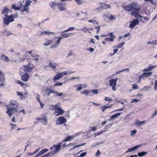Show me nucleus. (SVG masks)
Masks as SVG:
<instances>
[{
    "label": "nucleus",
    "mask_w": 157,
    "mask_h": 157,
    "mask_svg": "<svg viewBox=\"0 0 157 157\" xmlns=\"http://www.w3.org/2000/svg\"><path fill=\"white\" fill-rule=\"evenodd\" d=\"M9 105L10 106H13V107L7 108L6 112L11 117L12 115L13 111H14L15 112L17 111V109L19 106V103L16 100H11L9 103Z\"/></svg>",
    "instance_id": "f257e3e1"
},
{
    "label": "nucleus",
    "mask_w": 157,
    "mask_h": 157,
    "mask_svg": "<svg viewBox=\"0 0 157 157\" xmlns=\"http://www.w3.org/2000/svg\"><path fill=\"white\" fill-rule=\"evenodd\" d=\"M51 106L52 109L55 110L54 114L56 116H58L62 115L64 113V111L62 110L60 107L59 103L56 104L55 105H52Z\"/></svg>",
    "instance_id": "f03ea898"
},
{
    "label": "nucleus",
    "mask_w": 157,
    "mask_h": 157,
    "mask_svg": "<svg viewBox=\"0 0 157 157\" xmlns=\"http://www.w3.org/2000/svg\"><path fill=\"white\" fill-rule=\"evenodd\" d=\"M3 23L6 25H8L9 23L14 21L13 16L12 15H8L7 14H5V17L3 19Z\"/></svg>",
    "instance_id": "7ed1b4c3"
},
{
    "label": "nucleus",
    "mask_w": 157,
    "mask_h": 157,
    "mask_svg": "<svg viewBox=\"0 0 157 157\" xmlns=\"http://www.w3.org/2000/svg\"><path fill=\"white\" fill-rule=\"evenodd\" d=\"M34 67V65L30 63H28L26 65L23 66V70L25 73H27L31 72Z\"/></svg>",
    "instance_id": "20e7f679"
},
{
    "label": "nucleus",
    "mask_w": 157,
    "mask_h": 157,
    "mask_svg": "<svg viewBox=\"0 0 157 157\" xmlns=\"http://www.w3.org/2000/svg\"><path fill=\"white\" fill-rule=\"evenodd\" d=\"M31 2V1L30 0H26L25 5L22 6V4H21L22 7L21 10V13L24 12H25L26 13H29V6Z\"/></svg>",
    "instance_id": "39448f33"
},
{
    "label": "nucleus",
    "mask_w": 157,
    "mask_h": 157,
    "mask_svg": "<svg viewBox=\"0 0 157 157\" xmlns=\"http://www.w3.org/2000/svg\"><path fill=\"white\" fill-rule=\"evenodd\" d=\"M107 36H110V37H106L105 38V40L106 41H109L111 42H113L114 40V39L115 38V37L113 34L112 32L109 33V34L106 35H105L103 36L105 37Z\"/></svg>",
    "instance_id": "423d86ee"
},
{
    "label": "nucleus",
    "mask_w": 157,
    "mask_h": 157,
    "mask_svg": "<svg viewBox=\"0 0 157 157\" xmlns=\"http://www.w3.org/2000/svg\"><path fill=\"white\" fill-rule=\"evenodd\" d=\"M66 119L64 117L62 116L58 117L56 120V124L57 125H60L66 123Z\"/></svg>",
    "instance_id": "0eeeda50"
},
{
    "label": "nucleus",
    "mask_w": 157,
    "mask_h": 157,
    "mask_svg": "<svg viewBox=\"0 0 157 157\" xmlns=\"http://www.w3.org/2000/svg\"><path fill=\"white\" fill-rule=\"evenodd\" d=\"M131 5L132 7V11L134 10L138 12L140 10V7L138 3L132 2L131 3Z\"/></svg>",
    "instance_id": "6e6552de"
},
{
    "label": "nucleus",
    "mask_w": 157,
    "mask_h": 157,
    "mask_svg": "<svg viewBox=\"0 0 157 157\" xmlns=\"http://www.w3.org/2000/svg\"><path fill=\"white\" fill-rule=\"evenodd\" d=\"M36 120L38 121L42 120L43 121H41V123L43 124L46 125L48 123V119L46 116L43 115L42 117L41 118L38 117L36 118Z\"/></svg>",
    "instance_id": "1a4fd4ad"
},
{
    "label": "nucleus",
    "mask_w": 157,
    "mask_h": 157,
    "mask_svg": "<svg viewBox=\"0 0 157 157\" xmlns=\"http://www.w3.org/2000/svg\"><path fill=\"white\" fill-rule=\"evenodd\" d=\"M100 5H101L99 7L97 10H104L109 9L111 7L109 5L103 2L100 3Z\"/></svg>",
    "instance_id": "9d476101"
},
{
    "label": "nucleus",
    "mask_w": 157,
    "mask_h": 157,
    "mask_svg": "<svg viewBox=\"0 0 157 157\" xmlns=\"http://www.w3.org/2000/svg\"><path fill=\"white\" fill-rule=\"evenodd\" d=\"M139 23V20L137 19H136L133 20L131 23L129 25V28L132 29Z\"/></svg>",
    "instance_id": "9b49d317"
},
{
    "label": "nucleus",
    "mask_w": 157,
    "mask_h": 157,
    "mask_svg": "<svg viewBox=\"0 0 157 157\" xmlns=\"http://www.w3.org/2000/svg\"><path fill=\"white\" fill-rule=\"evenodd\" d=\"M58 3L57 7L60 11H62L65 10V6L66 5L65 3L58 2Z\"/></svg>",
    "instance_id": "f8f14e48"
},
{
    "label": "nucleus",
    "mask_w": 157,
    "mask_h": 157,
    "mask_svg": "<svg viewBox=\"0 0 157 157\" xmlns=\"http://www.w3.org/2000/svg\"><path fill=\"white\" fill-rule=\"evenodd\" d=\"M109 85L112 87V89L114 91H115L116 90V88L115 87L117 85V83L114 81V79H111L109 80Z\"/></svg>",
    "instance_id": "ddd939ff"
},
{
    "label": "nucleus",
    "mask_w": 157,
    "mask_h": 157,
    "mask_svg": "<svg viewBox=\"0 0 157 157\" xmlns=\"http://www.w3.org/2000/svg\"><path fill=\"white\" fill-rule=\"evenodd\" d=\"M20 75L21 76V79L22 80L25 82L28 81L29 76L27 73H25L24 74L22 75H21V73H20Z\"/></svg>",
    "instance_id": "4468645a"
},
{
    "label": "nucleus",
    "mask_w": 157,
    "mask_h": 157,
    "mask_svg": "<svg viewBox=\"0 0 157 157\" xmlns=\"http://www.w3.org/2000/svg\"><path fill=\"white\" fill-rule=\"evenodd\" d=\"M0 57L1 60L4 62L8 63L10 61L9 58L4 54L0 56Z\"/></svg>",
    "instance_id": "2eb2a0df"
},
{
    "label": "nucleus",
    "mask_w": 157,
    "mask_h": 157,
    "mask_svg": "<svg viewBox=\"0 0 157 157\" xmlns=\"http://www.w3.org/2000/svg\"><path fill=\"white\" fill-rule=\"evenodd\" d=\"M61 143L62 142H60L57 145H56L55 144L53 145V147L56 148L54 151L55 153H57L59 150H60L61 149Z\"/></svg>",
    "instance_id": "dca6fc26"
},
{
    "label": "nucleus",
    "mask_w": 157,
    "mask_h": 157,
    "mask_svg": "<svg viewBox=\"0 0 157 157\" xmlns=\"http://www.w3.org/2000/svg\"><path fill=\"white\" fill-rule=\"evenodd\" d=\"M132 7L131 5V3L129 4L124 7V9L126 11L129 12L132 10Z\"/></svg>",
    "instance_id": "f3484780"
},
{
    "label": "nucleus",
    "mask_w": 157,
    "mask_h": 157,
    "mask_svg": "<svg viewBox=\"0 0 157 157\" xmlns=\"http://www.w3.org/2000/svg\"><path fill=\"white\" fill-rule=\"evenodd\" d=\"M48 150L47 149H44L39 152L34 157H38L44 153L48 151Z\"/></svg>",
    "instance_id": "a211bd4d"
},
{
    "label": "nucleus",
    "mask_w": 157,
    "mask_h": 157,
    "mask_svg": "<svg viewBox=\"0 0 157 157\" xmlns=\"http://www.w3.org/2000/svg\"><path fill=\"white\" fill-rule=\"evenodd\" d=\"M63 39V37H60L59 38L56 42L55 43L54 45H53L51 46V47L52 48H56L60 43V41L61 39Z\"/></svg>",
    "instance_id": "6ab92c4d"
},
{
    "label": "nucleus",
    "mask_w": 157,
    "mask_h": 157,
    "mask_svg": "<svg viewBox=\"0 0 157 157\" xmlns=\"http://www.w3.org/2000/svg\"><path fill=\"white\" fill-rule=\"evenodd\" d=\"M62 77V75L60 73H59L54 77L53 78V81H55L56 80L60 79Z\"/></svg>",
    "instance_id": "aec40b11"
},
{
    "label": "nucleus",
    "mask_w": 157,
    "mask_h": 157,
    "mask_svg": "<svg viewBox=\"0 0 157 157\" xmlns=\"http://www.w3.org/2000/svg\"><path fill=\"white\" fill-rule=\"evenodd\" d=\"M0 80L2 82H3L5 80V74L0 71Z\"/></svg>",
    "instance_id": "412c9836"
},
{
    "label": "nucleus",
    "mask_w": 157,
    "mask_h": 157,
    "mask_svg": "<svg viewBox=\"0 0 157 157\" xmlns=\"http://www.w3.org/2000/svg\"><path fill=\"white\" fill-rule=\"evenodd\" d=\"M45 93L47 96H49L50 94L52 93H54L55 91L52 90L51 89L47 88L45 90Z\"/></svg>",
    "instance_id": "4be33fe9"
},
{
    "label": "nucleus",
    "mask_w": 157,
    "mask_h": 157,
    "mask_svg": "<svg viewBox=\"0 0 157 157\" xmlns=\"http://www.w3.org/2000/svg\"><path fill=\"white\" fill-rule=\"evenodd\" d=\"M130 14L134 17L136 18H140V17H142V16L140 15L139 13L135 11H132Z\"/></svg>",
    "instance_id": "5701e85b"
},
{
    "label": "nucleus",
    "mask_w": 157,
    "mask_h": 157,
    "mask_svg": "<svg viewBox=\"0 0 157 157\" xmlns=\"http://www.w3.org/2000/svg\"><path fill=\"white\" fill-rule=\"evenodd\" d=\"M139 147V146L136 145L134 147H131V148H129L128 149V151H126V153H127L136 150Z\"/></svg>",
    "instance_id": "b1692460"
},
{
    "label": "nucleus",
    "mask_w": 157,
    "mask_h": 157,
    "mask_svg": "<svg viewBox=\"0 0 157 157\" xmlns=\"http://www.w3.org/2000/svg\"><path fill=\"white\" fill-rule=\"evenodd\" d=\"M58 4V2H52L49 3L50 6L53 9H55L56 6H57Z\"/></svg>",
    "instance_id": "393cba45"
},
{
    "label": "nucleus",
    "mask_w": 157,
    "mask_h": 157,
    "mask_svg": "<svg viewBox=\"0 0 157 157\" xmlns=\"http://www.w3.org/2000/svg\"><path fill=\"white\" fill-rule=\"evenodd\" d=\"M9 11V9H8L7 6H6L2 10L1 13L2 14H7Z\"/></svg>",
    "instance_id": "a878e982"
},
{
    "label": "nucleus",
    "mask_w": 157,
    "mask_h": 157,
    "mask_svg": "<svg viewBox=\"0 0 157 157\" xmlns=\"http://www.w3.org/2000/svg\"><path fill=\"white\" fill-rule=\"evenodd\" d=\"M74 137L75 136H68L63 140V142H66L71 141V140L74 138Z\"/></svg>",
    "instance_id": "bb28decb"
},
{
    "label": "nucleus",
    "mask_w": 157,
    "mask_h": 157,
    "mask_svg": "<svg viewBox=\"0 0 157 157\" xmlns=\"http://www.w3.org/2000/svg\"><path fill=\"white\" fill-rule=\"evenodd\" d=\"M155 67V66H152L151 65H149L148 68L145 69L143 70V71H150L153 69Z\"/></svg>",
    "instance_id": "cd10ccee"
},
{
    "label": "nucleus",
    "mask_w": 157,
    "mask_h": 157,
    "mask_svg": "<svg viewBox=\"0 0 157 157\" xmlns=\"http://www.w3.org/2000/svg\"><path fill=\"white\" fill-rule=\"evenodd\" d=\"M83 85L82 84H79L78 85H75V87H76L78 86L77 89H76L75 90L76 91H78V90H80L82 89V87L83 86Z\"/></svg>",
    "instance_id": "c85d7f7f"
},
{
    "label": "nucleus",
    "mask_w": 157,
    "mask_h": 157,
    "mask_svg": "<svg viewBox=\"0 0 157 157\" xmlns=\"http://www.w3.org/2000/svg\"><path fill=\"white\" fill-rule=\"evenodd\" d=\"M121 115V113H117L111 116L110 120H113L116 117H118Z\"/></svg>",
    "instance_id": "c756f323"
},
{
    "label": "nucleus",
    "mask_w": 157,
    "mask_h": 157,
    "mask_svg": "<svg viewBox=\"0 0 157 157\" xmlns=\"http://www.w3.org/2000/svg\"><path fill=\"white\" fill-rule=\"evenodd\" d=\"M73 34V33H64L61 35V36H62V37H63V38H67L69 37L70 35H72Z\"/></svg>",
    "instance_id": "7c9ffc66"
},
{
    "label": "nucleus",
    "mask_w": 157,
    "mask_h": 157,
    "mask_svg": "<svg viewBox=\"0 0 157 157\" xmlns=\"http://www.w3.org/2000/svg\"><path fill=\"white\" fill-rule=\"evenodd\" d=\"M146 122L145 121H143L141 122L138 121H136L135 122V124L136 125H139V126H141V125L144 124Z\"/></svg>",
    "instance_id": "2f4dec72"
},
{
    "label": "nucleus",
    "mask_w": 157,
    "mask_h": 157,
    "mask_svg": "<svg viewBox=\"0 0 157 157\" xmlns=\"http://www.w3.org/2000/svg\"><path fill=\"white\" fill-rule=\"evenodd\" d=\"M16 82L17 83L20 85L22 87H23L25 85H26V83L23 82L19 80L17 81Z\"/></svg>",
    "instance_id": "473e14b6"
},
{
    "label": "nucleus",
    "mask_w": 157,
    "mask_h": 157,
    "mask_svg": "<svg viewBox=\"0 0 157 157\" xmlns=\"http://www.w3.org/2000/svg\"><path fill=\"white\" fill-rule=\"evenodd\" d=\"M12 8L16 10H19L21 8V6H17L15 5H13L12 6Z\"/></svg>",
    "instance_id": "72a5a7b5"
},
{
    "label": "nucleus",
    "mask_w": 157,
    "mask_h": 157,
    "mask_svg": "<svg viewBox=\"0 0 157 157\" xmlns=\"http://www.w3.org/2000/svg\"><path fill=\"white\" fill-rule=\"evenodd\" d=\"M88 22H90V23H93L94 24V25L95 26L96 25H98V22L94 20H89L88 21Z\"/></svg>",
    "instance_id": "f704fd0d"
},
{
    "label": "nucleus",
    "mask_w": 157,
    "mask_h": 157,
    "mask_svg": "<svg viewBox=\"0 0 157 157\" xmlns=\"http://www.w3.org/2000/svg\"><path fill=\"white\" fill-rule=\"evenodd\" d=\"M50 34H54V33H52L51 32H49L48 31H44L42 32H41V35H49Z\"/></svg>",
    "instance_id": "c9c22d12"
},
{
    "label": "nucleus",
    "mask_w": 157,
    "mask_h": 157,
    "mask_svg": "<svg viewBox=\"0 0 157 157\" xmlns=\"http://www.w3.org/2000/svg\"><path fill=\"white\" fill-rule=\"evenodd\" d=\"M53 42L52 40H47L46 42L44 43V45L45 46H47L49 45Z\"/></svg>",
    "instance_id": "e433bc0d"
},
{
    "label": "nucleus",
    "mask_w": 157,
    "mask_h": 157,
    "mask_svg": "<svg viewBox=\"0 0 157 157\" xmlns=\"http://www.w3.org/2000/svg\"><path fill=\"white\" fill-rule=\"evenodd\" d=\"M90 92L92 93V94L90 95H92L93 94H97L98 93V90L97 89L93 90L90 91Z\"/></svg>",
    "instance_id": "4c0bfd02"
},
{
    "label": "nucleus",
    "mask_w": 157,
    "mask_h": 157,
    "mask_svg": "<svg viewBox=\"0 0 157 157\" xmlns=\"http://www.w3.org/2000/svg\"><path fill=\"white\" fill-rule=\"evenodd\" d=\"M90 92V90H85L83 91H81V94H86L87 95Z\"/></svg>",
    "instance_id": "58836bf2"
},
{
    "label": "nucleus",
    "mask_w": 157,
    "mask_h": 157,
    "mask_svg": "<svg viewBox=\"0 0 157 157\" xmlns=\"http://www.w3.org/2000/svg\"><path fill=\"white\" fill-rule=\"evenodd\" d=\"M132 89L134 90H137L139 89V86L136 84H133L132 85Z\"/></svg>",
    "instance_id": "ea45409f"
},
{
    "label": "nucleus",
    "mask_w": 157,
    "mask_h": 157,
    "mask_svg": "<svg viewBox=\"0 0 157 157\" xmlns=\"http://www.w3.org/2000/svg\"><path fill=\"white\" fill-rule=\"evenodd\" d=\"M152 72L144 73H143V75H144L145 77H147L148 76H151L152 75Z\"/></svg>",
    "instance_id": "a19ab883"
},
{
    "label": "nucleus",
    "mask_w": 157,
    "mask_h": 157,
    "mask_svg": "<svg viewBox=\"0 0 157 157\" xmlns=\"http://www.w3.org/2000/svg\"><path fill=\"white\" fill-rule=\"evenodd\" d=\"M124 44L125 42L119 43L115 47L117 48H121L124 45Z\"/></svg>",
    "instance_id": "79ce46f5"
},
{
    "label": "nucleus",
    "mask_w": 157,
    "mask_h": 157,
    "mask_svg": "<svg viewBox=\"0 0 157 157\" xmlns=\"http://www.w3.org/2000/svg\"><path fill=\"white\" fill-rule=\"evenodd\" d=\"M147 154V152H142L138 153V155L139 157L144 156Z\"/></svg>",
    "instance_id": "37998d69"
},
{
    "label": "nucleus",
    "mask_w": 157,
    "mask_h": 157,
    "mask_svg": "<svg viewBox=\"0 0 157 157\" xmlns=\"http://www.w3.org/2000/svg\"><path fill=\"white\" fill-rule=\"evenodd\" d=\"M157 40H154L151 41L147 42V44H157Z\"/></svg>",
    "instance_id": "c03bdc74"
},
{
    "label": "nucleus",
    "mask_w": 157,
    "mask_h": 157,
    "mask_svg": "<svg viewBox=\"0 0 157 157\" xmlns=\"http://www.w3.org/2000/svg\"><path fill=\"white\" fill-rule=\"evenodd\" d=\"M116 18V16H113V15H110L108 18V19L109 20H115Z\"/></svg>",
    "instance_id": "a18cd8bd"
},
{
    "label": "nucleus",
    "mask_w": 157,
    "mask_h": 157,
    "mask_svg": "<svg viewBox=\"0 0 157 157\" xmlns=\"http://www.w3.org/2000/svg\"><path fill=\"white\" fill-rule=\"evenodd\" d=\"M74 29H75L74 27H70L69 28L67 29L64 31H63V32L65 33V32H67L70 31L71 30H73Z\"/></svg>",
    "instance_id": "49530a36"
},
{
    "label": "nucleus",
    "mask_w": 157,
    "mask_h": 157,
    "mask_svg": "<svg viewBox=\"0 0 157 157\" xmlns=\"http://www.w3.org/2000/svg\"><path fill=\"white\" fill-rule=\"evenodd\" d=\"M54 93L55 94V96H61L63 95L62 93H59L57 91H55Z\"/></svg>",
    "instance_id": "de8ad7c7"
},
{
    "label": "nucleus",
    "mask_w": 157,
    "mask_h": 157,
    "mask_svg": "<svg viewBox=\"0 0 157 157\" xmlns=\"http://www.w3.org/2000/svg\"><path fill=\"white\" fill-rule=\"evenodd\" d=\"M111 124H109L108 125H107L105 126V127L104 128V130L102 131H103V132L107 130L109 128H110L111 127Z\"/></svg>",
    "instance_id": "09e8293b"
},
{
    "label": "nucleus",
    "mask_w": 157,
    "mask_h": 157,
    "mask_svg": "<svg viewBox=\"0 0 157 157\" xmlns=\"http://www.w3.org/2000/svg\"><path fill=\"white\" fill-rule=\"evenodd\" d=\"M75 2L79 5L82 4L83 3V1L81 0H75Z\"/></svg>",
    "instance_id": "8fccbe9b"
},
{
    "label": "nucleus",
    "mask_w": 157,
    "mask_h": 157,
    "mask_svg": "<svg viewBox=\"0 0 157 157\" xmlns=\"http://www.w3.org/2000/svg\"><path fill=\"white\" fill-rule=\"evenodd\" d=\"M48 66L53 69H55L56 67V66L53 65L52 63H50L49 64Z\"/></svg>",
    "instance_id": "3c124183"
},
{
    "label": "nucleus",
    "mask_w": 157,
    "mask_h": 157,
    "mask_svg": "<svg viewBox=\"0 0 157 157\" xmlns=\"http://www.w3.org/2000/svg\"><path fill=\"white\" fill-rule=\"evenodd\" d=\"M85 144V143H83V144H80L78 145H75V146H74V147L72 149H74V148H76V147H80V146H83Z\"/></svg>",
    "instance_id": "603ef678"
},
{
    "label": "nucleus",
    "mask_w": 157,
    "mask_h": 157,
    "mask_svg": "<svg viewBox=\"0 0 157 157\" xmlns=\"http://www.w3.org/2000/svg\"><path fill=\"white\" fill-rule=\"evenodd\" d=\"M110 107V106H103V107H101V109L102 112H103L105 111L106 109Z\"/></svg>",
    "instance_id": "864d4df0"
},
{
    "label": "nucleus",
    "mask_w": 157,
    "mask_h": 157,
    "mask_svg": "<svg viewBox=\"0 0 157 157\" xmlns=\"http://www.w3.org/2000/svg\"><path fill=\"white\" fill-rule=\"evenodd\" d=\"M113 54L110 53L109 54V55L110 56H112L113 55L115 54L116 53H117L118 51V49H113Z\"/></svg>",
    "instance_id": "5fc2aeb1"
},
{
    "label": "nucleus",
    "mask_w": 157,
    "mask_h": 157,
    "mask_svg": "<svg viewBox=\"0 0 157 157\" xmlns=\"http://www.w3.org/2000/svg\"><path fill=\"white\" fill-rule=\"evenodd\" d=\"M103 132V131H101L99 132L94 133V135H95V136H98V135H101V134Z\"/></svg>",
    "instance_id": "6e6d98bb"
},
{
    "label": "nucleus",
    "mask_w": 157,
    "mask_h": 157,
    "mask_svg": "<svg viewBox=\"0 0 157 157\" xmlns=\"http://www.w3.org/2000/svg\"><path fill=\"white\" fill-rule=\"evenodd\" d=\"M82 30L85 33H86L89 31V29L86 27L83 28L82 29Z\"/></svg>",
    "instance_id": "4d7b16f0"
},
{
    "label": "nucleus",
    "mask_w": 157,
    "mask_h": 157,
    "mask_svg": "<svg viewBox=\"0 0 157 157\" xmlns=\"http://www.w3.org/2000/svg\"><path fill=\"white\" fill-rule=\"evenodd\" d=\"M97 25H96L95 26V29H97V33H98V32L100 30V26H96Z\"/></svg>",
    "instance_id": "13d9d810"
},
{
    "label": "nucleus",
    "mask_w": 157,
    "mask_h": 157,
    "mask_svg": "<svg viewBox=\"0 0 157 157\" xmlns=\"http://www.w3.org/2000/svg\"><path fill=\"white\" fill-rule=\"evenodd\" d=\"M104 100L106 101H109V102L112 101V100L109 98H107L106 97H105Z\"/></svg>",
    "instance_id": "bf43d9fd"
},
{
    "label": "nucleus",
    "mask_w": 157,
    "mask_h": 157,
    "mask_svg": "<svg viewBox=\"0 0 157 157\" xmlns=\"http://www.w3.org/2000/svg\"><path fill=\"white\" fill-rule=\"evenodd\" d=\"M136 129H134L133 130H132L131 131V135H133L135 134L136 132Z\"/></svg>",
    "instance_id": "052dcab7"
},
{
    "label": "nucleus",
    "mask_w": 157,
    "mask_h": 157,
    "mask_svg": "<svg viewBox=\"0 0 157 157\" xmlns=\"http://www.w3.org/2000/svg\"><path fill=\"white\" fill-rule=\"evenodd\" d=\"M63 83L61 82H58L54 84V86H61L62 85Z\"/></svg>",
    "instance_id": "680f3d73"
},
{
    "label": "nucleus",
    "mask_w": 157,
    "mask_h": 157,
    "mask_svg": "<svg viewBox=\"0 0 157 157\" xmlns=\"http://www.w3.org/2000/svg\"><path fill=\"white\" fill-rule=\"evenodd\" d=\"M140 18H143L146 21L149 20V18L147 17H144L142 16V17H140Z\"/></svg>",
    "instance_id": "e2e57ef3"
},
{
    "label": "nucleus",
    "mask_w": 157,
    "mask_h": 157,
    "mask_svg": "<svg viewBox=\"0 0 157 157\" xmlns=\"http://www.w3.org/2000/svg\"><path fill=\"white\" fill-rule=\"evenodd\" d=\"M101 155V152L99 150H98L95 154V155L97 156H99Z\"/></svg>",
    "instance_id": "0e129e2a"
},
{
    "label": "nucleus",
    "mask_w": 157,
    "mask_h": 157,
    "mask_svg": "<svg viewBox=\"0 0 157 157\" xmlns=\"http://www.w3.org/2000/svg\"><path fill=\"white\" fill-rule=\"evenodd\" d=\"M87 50L88 51H90L91 52H94V49L93 48L90 47L89 48H87Z\"/></svg>",
    "instance_id": "69168bd1"
},
{
    "label": "nucleus",
    "mask_w": 157,
    "mask_h": 157,
    "mask_svg": "<svg viewBox=\"0 0 157 157\" xmlns=\"http://www.w3.org/2000/svg\"><path fill=\"white\" fill-rule=\"evenodd\" d=\"M86 154V152H84L82 153L80 155V156L81 157H83L85 156Z\"/></svg>",
    "instance_id": "338daca9"
},
{
    "label": "nucleus",
    "mask_w": 157,
    "mask_h": 157,
    "mask_svg": "<svg viewBox=\"0 0 157 157\" xmlns=\"http://www.w3.org/2000/svg\"><path fill=\"white\" fill-rule=\"evenodd\" d=\"M91 128V130L92 131H94L96 130L97 128V126H93Z\"/></svg>",
    "instance_id": "774afa93"
}]
</instances>
